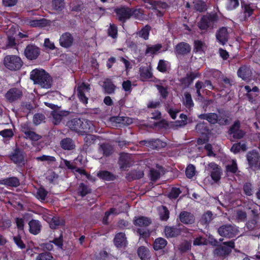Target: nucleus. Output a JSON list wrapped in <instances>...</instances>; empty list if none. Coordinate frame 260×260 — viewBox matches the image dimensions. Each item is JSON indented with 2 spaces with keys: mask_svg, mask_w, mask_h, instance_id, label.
Instances as JSON below:
<instances>
[{
  "mask_svg": "<svg viewBox=\"0 0 260 260\" xmlns=\"http://www.w3.org/2000/svg\"><path fill=\"white\" fill-rule=\"evenodd\" d=\"M252 74L251 70L249 67L243 66L240 68L238 71V76L244 80L249 79Z\"/></svg>",
  "mask_w": 260,
  "mask_h": 260,
  "instance_id": "obj_22",
  "label": "nucleus"
},
{
  "mask_svg": "<svg viewBox=\"0 0 260 260\" xmlns=\"http://www.w3.org/2000/svg\"><path fill=\"white\" fill-rule=\"evenodd\" d=\"M182 102L183 105L188 109H190L193 107L194 104L191 94L188 92H185L184 93Z\"/></svg>",
  "mask_w": 260,
  "mask_h": 260,
  "instance_id": "obj_30",
  "label": "nucleus"
},
{
  "mask_svg": "<svg viewBox=\"0 0 260 260\" xmlns=\"http://www.w3.org/2000/svg\"><path fill=\"white\" fill-rule=\"evenodd\" d=\"M240 122L236 121L230 129V134L233 135L235 138L240 139L244 136V133L242 131L239 129Z\"/></svg>",
  "mask_w": 260,
  "mask_h": 260,
  "instance_id": "obj_17",
  "label": "nucleus"
},
{
  "mask_svg": "<svg viewBox=\"0 0 260 260\" xmlns=\"http://www.w3.org/2000/svg\"><path fill=\"white\" fill-rule=\"evenodd\" d=\"M114 243L117 247H121L126 244L125 234L122 233L117 234L114 239Z\"/></svg>",
  "mask_w": 260,
  "mask_h": 260,
  "instance_id": "obj_32",
  "label": "nucleus"
},
{
  "mask_svg": "<svg viewBox=\"0 0 260 260\" xmlns=\"http://www.w3.org/2000/svg\"><path fill=\"white\" fill-rule=\"evenodd\" d=\"M29 232L34 234H38L41 231V225L40 222L36 220H31L29 222Z\"/></svg>",
  "mask_w": 260,
  "mask_h": 260,
  "instance_id": "obj_27",
  "label": "nucleus"
},
{
  "mask_svg": "<svg viewBox=\"0 0 260 260\" xmlns=\"http://www.w3.org/2000/svg\"><path fill=\"white\" fill-rule=\"evenodd\" d=\"M216 39L222 45H224L228 40L229 34L226 27L220 28L216 34Z\"/></svg>",
  "mask_w": 260,
  "mask_h": 260,
  "instance_id": "obj_14",
  "label": "nucleus"
},
{
  "mask_svg": "<svg viewBox=\"0 0 260 260\" xmlns=\"http://www.w3.org/2000/svg\"><path fill=\"white\" fill-rule=\"evenodd\" d=\"M90 88L89 85H86L85 83H82L80 86L77 87L78 96L83 104H87L88 99L86 95L89 93Z\"/></svg>",
  "mask_w": 260,
  "mask_h": 260,
  "instance_id": "obj_10",
  "label": "nucleus"
},
{
  "mask_svg": "<svg viewBox=\"0 0 260 260\" xmlns=\"http://www.w3.org/2000/svg\"><path fill=\"white\" fill-rule=\"evenodd\" d=\"M247 208L249 209H251L254 215H256L258 213L257 209L258 208V206L253 202H249L247 205Z\"/></svg>",
  "mask_w": 260,
  "mask_h": 260,
  "instance_id": "obj_63",
  "label": "nucleus"
},
{
  "mask_svg": "<svg viewBox=\"0 0 260 260\" xmlns=\"http://www.w3.org/2000/svg\"><path fill=\"white\" fill-rule=\"evenodd\" d=\"M161 45L159 44L147 46L145 53L146 54H149L150 55L154 54L161 49Z\"/></svg>",
  "mask_w": 260,
  "mask_h": 260,
  "instance_id": "obj_39",
  "label": "nucleus"
},
{
  "mask_svg": "<svg viewBox=\"0 0 260 260\" xmlns=\"http://www.w3.org/2000/svg\"><path fill=\"white\" fill-rule=\"evenodd\" d=\"M30 76L35 84L42 88H49L51 86V77L44 70L35 69L31 72Z\"/></svg>",
  "mask_w": 260,
  "mask_h": 260,
  "instance_id": "obj_1",
  "label": "nucleus"
},
{
  "mask_svg": "<svg viewBox=\"0 0 260 260\" xmlns=\"http://www.w3.org/2000/svg\"><path fill=\"white\" fill-rule=\"evenodd\" d=\"M169 67V62L168 61L160 60H159L158 66L157 69L161 72H165L167 71L168 68Z\"/></svg>",
  "mask_w": 260,
  "mask_h": 260,
  "instance_id": "obj_50",
  "label": "nucleus"
},
{
  "mask_svg": "<svg viewBox=\"0 0 260 260\" xmlns=\"http://www.w3.org/2000/svg\"><path fill=\"white\" fill-rule=\"evenodd\" d=\"M36 160L41 161H47L48 162L55 161L56 159L54 156L43 155L36 157Z\"/></svg>",
  "mask_w": 260,
  "mask_h": 260,
  "instance_id": "obj_53",
  "label": "nucleus"
},
{
  "mask_svg": "<svg viewBox=\"0 0 260 260\" xmlns=\"http://www.w3.org/2000/svg\"><path fill=\"white\" fill-rule=\"evenodd\" d=\"M68 114L67 111H54L52 112L51 115L53 117V122L54 124H58L62 119L63 117Z\"/></svg>",
  "mask_w": 260,
  "mask_h": 260,
  "instance_id": "obj_23",
  "label": "nucleus"
},
{
  "mask_svg": "<svg viewBox=\"0 0 260 260\" xmlns=\"http://www.w3.org/2000/svg\"><path fill=\"white\" fill-rule=\"evenodd\" d=\"M82 119L74 118L68 122V126L73 131L81 134Z\"/></svg>",
  "mask_w": 260,
  "mask_h": 260,
  "instance_id": "obj_21",
  "label": "nucleus"
},
{
  "mask_svg": "<svg viewBox=\"0 0 260 260\" xmlns=\"http://www.w3.org/2000/svg\"><path fill=\"white\" fill-rule=\"evenodd\" d=\"M121 212V211H120L119 210H117L116 208L110 209V210L109 211L106 212L105 213V217L103 218L104 222H105V223H106L107 222L108 218L110 215H111V214L117 215V214H118Z\"/></svg>",
  "mask_w": 260,
  "mask_h": 260,
  "instance_id": "obj_54",
  "label": "nucleus"
},
{
  "mask_svg": "<svg viewBox=\"0 0 260 260\" xmlns=\"http://www.w3.org/2000/svg\"><path fill=\"white\" fill-rule=\"evenodd\" d=\"M73 39L71 35L68 32L63 34L59 39V43L61 46L64 47H70L73 43Z\"/></svg>",
  "mask_w": 260,
  "mask_h": 260,
  "instance_id": "obj_19",
  "label": "nucleus"
},
{
  "mask_svg": "<svg viewBox=\"0 0 260 260\" xmlns=\"http://www.w3.org/2000/svg\"><path fill=\"white\" fill-rule=\"evenodd\" d=\"M181 191L179 188L174 187L171 189L169 194V197L171 199H176L181 193Z\"/></svg>",
  "mask_w": 260,
  "mask_h": 260,
  "instance_id": "obj_62",
  "label": "nucleus"
},
{
  "mask_svg": "<svg viewBox=\"0 0 260 260\" xmlns=\"http://www.w3.org/2000/svg\"><path fill=\"white\" fill-rule=\"evenodd\" d=\"M206 49L205 43L201 41L196 40L194 42V51L196 52L202 53Z\"/></svg>",
  "mask_w": 260,
  "mask_h": 260,
  "instance_id": "obj_38",
  "label": "nucleus"
},
{
  "mask_svg": "<svg viewBox=\"0 0 260 260\" xmlns=\"http://www.w3.org/2000/svg\"><path fill=\"white\" fill-rule=\"evenodd\" d=\"M218 232L221 236L231 238L237 236L239 231L238 228L235 225L225 224L220 226Z\"/></svg>",
  "mask_w": 260,
  "mask_h": 260,
  "instance_id": "obj_4",
  "label": "nucleus"
},
{
  "mask_svg": "<svg viewBox=\"0 0 260 260\" xmlns=\"http://www.w3.org/2000/svg\"><path fill=\"white\" fill-rule=\"evenodd\" d=\"M100 151L104 155L108 156L112 153L113 147L109 144H104L101 145Z\"/></svg>",
  "mask_w": 260,
  "mask_h": 260,
  "instance_id": "obj_46",
  "label": "nucleus"
},
{
  "mask_svg": "<svg viewBox=\"0 0 260 260\" xmlns=\"http://www.w3.org/2000/svg\"><path fill=\"white\" fill-rule=\"evenodd\" d=\"M151 223L150 219L144 216H140L134 220V224L138 226L145 228L148 226Z\"/></svg>",
  "mask_w": 260,
  "mask_h": 260,
  "instance_id": "obj_26",
  "label": "nucleus"
},
{
  "mask_svg": "<svg viewBox=\"0 0 260 260\" xmlns=\"http://www.w3.org/2000/svg\"><path fill=\"white\" fill-rule=\"evenodd\" d=\"M79 189V193L82 197L85 196L90 191V189L83 183L80 185Z\"/></svg>",
  "mask_w": 260,
  "mask_h": 260,
  "instance_id": "obj_64",
  "label": "nucleus"
},
{
  "mask_svg": "<svg viewBox=\"0 0 260 260\" xmlns=\"http://www.w3.org/2000/svg\"><path fill=\"white\" fill-rule=\"evenodd\" d=\"M158 170L151 169L150 170V175L151 179L153 181H155L158 179L161 174L163 173L162 168H158Z\"/></svg>",
  "mask_w": 260,
  "mask_h": 260,
  "instance_id": "obj_47",
  "label": "nucleus"
},
{
  "mask_svg": "<svg viewBox=\"0 0 260 260\" xmlns=\"http://www.w3.org/2000/svg\"><path fill=\"white\" fill-rule=\"evenodd\" d=\"M142 145H145L151 149H159L166 146V144L159 139L150 141L144 140L140 142Z\"/></svg>",
  "mask_w": 260,
  "mask_h": 260,
  "instance_id": "obj_12",
  "label": "nucleus"
},
{
  "mask_svg": "<svg viewBox=\"0 0 260 260\" xmlns=\"http://www.w3.org/2000/svg\"><path fill=\"white\" fill-rule=\"evenodd\" d=\"M4 64L6 68L12 71L20 69L22 61L20 57L16 55H8L4 58Z\"/></svg>",
  "mask_w": 260,
  "mask_h": 260,
  "instance_id": "obj_3",
  "label": "nucleus"
},
{
  "mask_svg": "<svg viewBox=\"0 0 260 260\" xmlns=\"http://www.w3.org/2000/svg\"><path fill=\"white\" fill-rule=\"evenodd\" d=\"M48 192L43 187H40L37 189L35 193V196L37 199L41 201L45 200Z\"/></svg>",
  "mask_w": 260,
  "mask_h": 260,
  "instance_id": "obj_44",
  "label": "nucleus"
},
{
  "mask_svg": "<svg viewBox=\"0 0 260 260\" xmlns=\"http://www.w3.org/2000/svg\"><path fill=\"white\" fill-rule=\"evenodd\" d=\"M40 54V49L34 45L27 46L24 50V55L30 60L36 59Z\"/></svg>",
  "mask_w": 260,
  "mask_h": 260,
  "instance_id": "obj_11",
  "label": "nucleus"
},
{
  "mask_svg": "<svg viewBox=\"0 0 260 260\" xmlns=\"http://www.w3.org/2000/svg\"><path fill=\"white\" fill-rule=\"evenodd\" d=\"M36 260H53V257L50 253L44 252L39 254Z\"/></svg>",
  "mask_w": 260,
  "mask_h": 260,
  "instance_id": "obj_55",
  "label": "nucleus"
},
{
  "mask_svg": "<svg viewBox=\"0 0 260 260\" xmlns=\"http://www.w3.org/2000/svg\"><path fill=\"white\" fill-rule=\"evenodd\" d=\"M140 77L142 80L150 79L152 76L151 70L148 68H141L140 70Z\"/></svg>",
  "mask_w": 260,
  "mask_h": 260,
  "instance_id": "obj_36",
  "label": "nucleus"
},
{
  "mask_svg": "<svg viewBox=\"0 0 260 260\" xmlns=\"http://www.w3.org/2000/svg\"><path fill=\"white\" fill-rule=\"evenodd\" d=\"M191 50L189 44L185 43H181L176 47V51L179 54H185L188 53Z\"/></svg>",
  "mask_w": 260,
  "mask_h": 260,
  "instance_id": "obj_29",
  "label": "nucleus"
},
{
  "mask_svg": "<svg viewBox=\"0 0 260 260\" xmlns=\"http://www.w3.org/2000/svg\"><path fill=\"white\" fill-rule=\"evenodd\" d=\"M234 247V242L230 241L223 243V245L217 248L214 251V254L218 256H224L231 252V249Z\"/></svg>",
  "mask_w": 260,
  "mask_h": 260,
  "instance_id": "obj_5",
  "label": "nucleus"
},
{
  "mask_svg": "<svg viewBox=\"0 0 260 260\" xmlns=\"http://www.w3.org/2000/svg\"><path fill=\"white\" fill-rule=\"evenodd\" d=\"M212 219V214L211 212H207L202 217V222L204 223H209Z\"/></svg>",
  "mask_w": 260,
  "mask_h": 260,
  "instance_id": "obj_61",
  "label": "nucleus"
},
{
  "mask_svg": "<svg viewBox=\"0 0 260 260\" xmlns=\"http://www.w3.org/2000/svg\"><path fill=\"white\" fill-rule=\"evenodd\" d=\"M97 175L100 178L107 180H112L113 178V176L110 173L106 171H100L98 173Z\"/></svg>",
  "mask_w": 260,
  "mask_h": 260,
  "instance_id": "obj_52",
  "label": "nucleus"
},
{
  "mask_svg": "<svg viewBox=\"0 0 260 260\" xmlns=\"http://www.w3.org/2000/svg\"><path fill=\"white\" fill-rule=\"evenodd\" d=\"M150 29V27L149 26H145L138 33V35L144 39L147 40L149 37Z\"/></svg>",
  "mask_w": 260,
  "mask_h": 260,
  "instance_id": "obj_49",
  "label": "nucleus"
},
{
  "mask_svg": "<svg viewBox=\"0 0 260 260\" xmlns=\"http://www.w3.org/2000/svg\"><path fill=\"white\" fill-rule=\"evenodd\" d=\"M158 212L160 218L162 220H167L169 217V211L168 209L162 206L158 208Z\"/></svg>",
  "mask_w": 260,
  "mask_h": 260,
  "instance_id": "obj_41",
  "label": "nucleus"
},
{
  "mask_svg": "<svg viewBox=\"0 0 260 260\" xmlns=\"http://www.w3.org/2000/svg\"><path fill=\"white\" fill-rule=\"evenodd\" d=\"M138 254L142 260H146L148 258L149 250L145 247H141L138 249Z\"/></svg>",
  "mask_w": 260,
  "mask_h": 260,
  "instance_id": "obj_42",
  "label": "nucleus"
},
{
  "mask_svg": "<svg viewBox=\"0 0 260 260\" xmlns=\"http://www.w3.org/2000/svg\"><path fill=\"white\" fill-rule=\"evenodd\" d=\"M22 96V90L17 88L10 89L5 94V98L10 102H13L20 99Z\"/></svg>",
  "mask_w": 260,
  "mask_h": 260,
  "instance_id": "obj_8",
  "label": "nucleus"
},
{
  "mask_svg": "<svg viewBox=\"0 0 260 260\" xmlns=\"http://www.w3.org/2000/svg\"><path fill=\"white\" fill-rule=\"evenodd\" d=\"M199 118L201 119H206L209 123L214 124L218 123L220 124H224L226 123V119L220 118L215 113L204 114L199 115Z\"/></svg>",
  "mask_w": 260,
  "mask_h": 260,
  "instance_id": "obj_7",
  "label": "nucleus"
},
{
  "mask_svg": "<svg viewBox=\"0 0 260 260\" xmlns=\"http://www.w3.org/2000/svg\"><path fill=\"white\" fill-rule=\"evenodd\" d=\"M103 87L107 93L111 94L114 92L116 86L110 79H106L104 82Z\"/></svg>",
  "mask_w": 260,
  "mask_h": 260,
  "instance_id": "obj_33",
  "label": "nucleus"
},
{
  "mask_svg": "<svg viewBox=\"0 0 260 260\" xmlns=\"http://www.w3.org/2000/svg\"><path fill=\"white\" fill-rule=\"evenodd\" d=\"M207 170L210 172L212 179L215 182L220 179L221 170L220 168L215 163L209 164Z\"/></svg>",
  "mask_w": 260,
  "mask_h": 260,
  "instance_id": "obj_9",
  "label": "nucleus"
},
{
  "mask_svg": "<svg viewBox=\"0 0 260 260\" xmlns=\"http://www.w3.org/2000/svg\"><path fill=\"white\" fill-rule=\"evenodd\" d=\"M165 233L167 237H174L179 234L180 231L174 227L167 226L165 228Z\"/></svg>",
  "mask_w": 260,
  "mask_h": 260,
  "instance_id": "obj_35",
  "label": "nucleus"
},
{
  "mask_svg": "<svg viewBox=\"0 0 260 260\" xmlns=\"http://www.w3.org/2000/svg\"><path fill=\"white\" fill-rule=\"evenodd\" d=\"M81 121L82 126L81 134L95 131L94 124L92 121L86 119H82Z\"/></svg>",
  "mask_w": 260,
  "mask_h": 260,
  "instance_id": "obj_16",
  "label": "nucleus"
},
{
  "mask_svg": "<svg viewBox=\"0 0 260 260\" xmlns=\"http://www.w3.org/2000/svg\"><path fill=\"white\" fill-rule=\"evenodd\" d=\"M61 147L65 150H72L75 147L73 141L69 138L64 139L60 142Z\"/></svg>",
  "mask_w": 260,
  "mask_h": 260,
  "instance_id": "obj_34",
  "label": "nucleus"
},
{
  "mask_svg": "<svg viewBox=\"0 0 260 260\" xmlns=\"http://www.w3.org/2000/svg\"><path fill=\"white\" fill-rule=\"evenodd\" d=\"M115 121L117 123H121L125 125H129L133 123L132 119L127 117H118L115 118Z\"/></svg>",
  "mask_w": 260,
  "mask_h": 260,
  "instance_id": "obj_51",
  "label": "nucleus"
},
{
  "mask_svg": "<svg viewBox=\"0 0 260 260\" xmlns=\"http://www.w3.org/2000/svg\"><path fill=\"white\" fill-rule=\"evenodd\" d=\"M147 4L149 5H146V7L149 9H152L154 10H158V9H166L167 7V4L165 3L161 2H153L150 0H148Z\"/></svg>",
  "mask_w": 260,
  "mask_h": 260,
  "instance_id": "obj_28",
  "label": "nucleus"
},
{
  "mask_svg": "<svg viewBox=\"0 0 260 260\" xmlns=\"http://www.w3.org/2000/svg\"><path fill=\"white\" fill-rule=\"evenodd\" d=\"M64 165L69 169H71L75 171V172L78 173L81 175H84L86 176L87 178H88V174L85 172L84 170L82 169L78 168L74 166V165L70 161L66 160H63Z\"/></svg>",
  "mask_w": 260,
  "mask_h": 260,
  "instance_id": "obj_31",
  "label": "nucleus"
},
{
  "mask_svg": "<svg viewBox=\"0 0 260 260\" xmlns=\"http://www.w3.org/2000/svg\"><path fill=\"white\" fill-rule=\"evenodd\" d=\"M21 131L24 134L25 138L29 139L32 141H37L41 138V136L40 135L30 130L25 125L22 126Z\"/></svg>",
  "mask_w": 260,
  "mask_h": 260,
  "instance_id": "obj_15",
  "label": "nucleus"
},
{
  "mask_svg": "<svg viewBox=\"0 0 260 260\" xmlns=\"http://www.w3.org/2000/svg\"><path fill=\"white\" fill-rule=\"evenodd\" d=\"M133 12L131 9L128 8H121L116 11L119 19L122 21L129 18L133 15Z\"/></svg>",
  "mask_w": 260,
  "mask_h": 260,
  "instance_id": "obj_18",
  "label": "nucleus"
},
{
  "mask_svg": "<svg viewBox=\"0 0 260 260\" xmlns=\"http://www.w3.org/2000/svg\"><path fill=\"white\" fill-rule=\"evenodd\" d=\"M108 34L113 38H116L117 35V29L116 26L114 24H110L108 29Z\"/></svg>",
  "mask_w": 260,
  "mask_h": 260,
  "instance_id": "obj_60",
  "label": "nucleus"
},
{
  "mask_svg": "<svg viewBox=\"0 0 260 260\" xmlns=\"http://www.w3.org/2000/svg\"><path fill=\"white\" fill-rule=\"evenodd\" d=\"M260 155L256 151L253 150L247 154V159L251 168L260 169Z\"/></svg>",
  "mask_w": 260,
  "mask_h": 260,
  "instance_id": "obj_6",
  "label": "nucleus"
},
{
  "mask_svg": "<svg viewBox=\"0 0 260 260\" xmlns=\"http://www.w3.org/2000/svg\"><path fill=\"white\" fill-rule=\"evenodd\" d=\"M131 155L127 153L120 154L119 164L121 169H125L129 166L131 163Z\"/></svg>",
  "mask_w": 260,
  "mask_h": 260,
  "instance_id": "obj_20",
  "label": "nucleus"
},
{
  "mask_svg": "<svg viewBox=\"0 0 260 260\" xmlns=\"http://www.w3.org/2000/svg\"><path fill=\"white\" fill-rule=\"evenodd\" d=\"M218 20V17L216 14H210L202 18L198 23V26L201 30L206 31L208 28H212Z\"/></svg>",
  "mask_w": 260,
  "mask_h": 260,
  "instance_id": "obj_2",
  "label": "nucleus"
},
{
  "mask_svg": "<svg viewBox=\"0 0 260 260\" xmlns=\"http://www.w3.org/2000/svg\"><path fill=\"white\" fill-rule=\"evenodd\" d=\"M167 241L162 238L156 239L154 243L153 247L155 250H158L164 248L167 245Z\"/></svg>",
  "mask_w": 260,
  "mask_h": 260,
  "instance_id": "obj_37",
  "label": "nucleus"
},
{
  "mask_svg": "<svg viewBox=\"0 0 260 260\" xmlns=\"http://www.w3.org/2000/svg\"><path fill=\"white\" fill-rule=\"evenodd\" d=\"M186 175L188 178H192L195 174V167L192 165H189L186 169Z\"/></svg>",
  "mask_w": 260,
  "mask_h": 260,
  "instance_id": "obj_59",
  "label": "nucleus"
},
{
  "mask_svg": "<svg viewBox=\"0 0 260 260\" xmlns=\"http://www.w3.org/2000/svg\"><path fill=\"white\" fill-rule=\"evenodd\" d=\"M0 184L5 185L9 186L17 187L19 185L20 182L17 178L13 177L0 179Z\"/></svg>",
  "mask_w": 260,
  "mask_h": 260,
  "instance_id": "obj_24",
  "label": "nucleus"
},
{
  "mask_svg": "<svg viewBox=\"0 0 260 260\" xmlns=\"http://www.w3.org/2000/svg\"><path fill=\"white\" fill-rule=\"evenodd\" d=\"M247 149L246 145L245 143H239L235 144L232 147L231 150L234 153H238L240 151H245Z\"/></svg>",
  "mask_w": 260,
  "mask_h": 260,
  "instance_id": "obj_43",
  "label": "nucleus"
},
{
  "mask_svg": "<svg viewBox=\"0 0 260 260\" xmlns=\"http://www.w3.org/2000/svg\"><path fill=\"white\" fill-rule=\"evenodd\" d=\"M179 219L181 222L185 224H191L195 221V217L190 212L183 211L179 214Z\"/></svg>",
  "mask_w": 260,
  "mask_h": 260,
  "instance_id": "obj_13",
  "label": "nucleus"
},
{
  "mask_svg": "<svg viewBox=\"0 0 260 260\" xmlns=\"http://www.w3.org/2000/svg\"><path fill=\"white\" fill-rule=\"evenodd\" d=\"M13 136V133L11 129H5L0 131V138L2 137L3 140L8 139L12 138Z\"/></svg>",
  "mask_w": 260,
  "mask_h": 260,
  "instance_id": "obj_48",
  "label": "nucleus"
},
{
  "mask_svg": "<svg viewBox=\"0 0 260 260\" xmlns=\"http://www.w3.org/2000/svg\"><path fill=\"white\" fill-rule=\"evenodd\" d=\"M13 241L18 248L22 249L25 248V245L23 242L19 235L13 237Z\"/></svg>",
  "mask_w": 260,
  "mask_h": 260,
  "instance_id": "obj_57",
  "label": "nucleus"
},
{
  "mask_svg": "<svg viewBox=\"0 0 260 260\" xmlns=\"http://www.w3.org/2000/svg\"><path fill=\"white\" fill-rule=\"evenodd\" d=\"M52 243L57 246L58 248H61L62 246V239L60 237L58 238L55 239L52 241L45 243L43 244V248L44 249L49 251L52 250L53 247Z\"/></svg>",
  "mask_w": 260,
  "mask_h": 260,
  "instance_id": "obj_25",
  "label": "nucleus"
},
{
  "mask_svg": "<svg viewBox=\"0 0 260 260\" xmlns=\"http://www.w3.org/2000/svg\"><path fill=\"white\" fill-rule=\"evenodd\" d=\"M27 24L32 27H37L41 26L43 24V20H27L25 21Z\"/></svg>",
  "mask_w": 260,
  "mask_h": 260,
  "instance_id": "obj_58",
  "label": "nucleus"
},
{
  "mask_svg": "<svg viewBox=\"0 0 260 260\" xmlns=\"http://www.w3.org/2000/svg\"><path fill=\"white\" fill-rule=\"evenodd\" d=\"M11 159L15 164L21 165L23 162V156L19 152H15L11 155Z\"/></svg>",
  "mask_w": 260,
  "mask_h": 260,
  "instance_id": "obj_40",
  "label": "nucleus"
},
{
  "mask_svg": "<svg viewBox=\"0 0 260 260\" xmlns=\"http://www.w3.org/2000/svg\"><path fill=\"white\" fill-rule=\"evenodd\" d=\"M45 116L42 114H36L34 116L33 122L35 124L39 125L44 121Z\"/></svg>",
  "mask_w": 260,
  "mask_h": 260,
  "instance_id": "obj_56",
  "label": "nucleus"
},
{
  "mask_svg": "<svg viewBox=\"0 0 260 260\" xmlns=\"http://www.w3.org/2000/svg\"><path fill=\"white\" fill-rule=\"evenodd\" d=\"M64 0H53L52 6L53 8L57 11H61L64 7Z\"/></svg>",
  "mask_w": 260,
  "mask_h": 260,
  "instance_id": "obj_45",
  "label": "nucleus"
}]
</instances>
